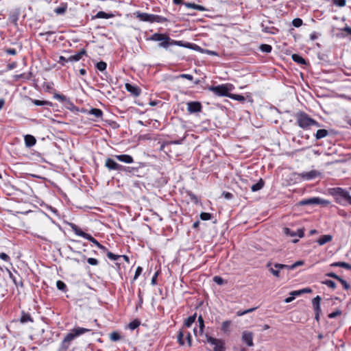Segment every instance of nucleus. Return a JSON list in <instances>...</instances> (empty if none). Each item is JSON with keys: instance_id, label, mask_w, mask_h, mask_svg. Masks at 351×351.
I'll list each match as a JSON object with an SVG mask.
<instances>
[{"instance_id": "f257e3e1", "label": "nucleus", "mask_w": 351, "mask_h": 351, "mask_svg": "<svg viewBox=\"0 0 351 351\" xmlns=\"http://www.w3.org/2000/svg\"><path fill=\"white\" fill-rule=\"evenodd\" d=\"M296 122L298 125L304 129L308 130L311 126L315 125L316 127H320V124L312 119L308 114L303 111H299L295 114Z\"/></svg>"}, {"instance_id": "f03ea898", "label": "nucleus", "mask_w": 351, "mask_h": 351, "mask_svg": "<svg viewBox=\"0 0 351 351\" xmlns=\"http://www.w3.org/2000/svg\"><path fill=\"white\" fill-rule=\"evenodd\" d=\"M331 194L334 196L337 203L343 205H351V196L349 193L340 187L332 189Z\"/></svg>"}, {"instance_id": "7ed1b4c3", "label": "nucleus", "mask_w": 351, "mask_h": 351, "mask_svg": "<svg viewBox=\"0 0 351 351\" xmlns=\"http://www.w3.org/2000/svg\"><path fill=\"white\" fill-rule=\"evenodd\" d=\"M90 329L86 328H82V327H77L74 328L71 330V331L68 333L65 337L64 338L62 342V347L64 348L65 350L68 349L71 342L77 337H79L80 335H82L86 332H90Z\"/></svg>"}, {"instance_id": "20e7f679", "label": "nucleus", "mask_w": 351, "mask_h": 351, "mask_svg": "<svg viewBox=\"0 0 351 351\" xmlns=\"http://www.w3.org/2000/svg\"><path fill=\"white\" fill-rule=\"evenodd\" d=\"M234 89V86L231 84H221L218 86H211L208 90L213 92L217 96L228 97L230 95V92Z\"/></svg>"}, {"instance_id": "39448f33", "label": "nucleus", "mask_w": 351, "mask_h": 351, "mask_svg": "<svg viewBox=\"0 0 351 351\" xmlns=\"http://www.w3.org/2000/svg\"><path fill=\"white\" fill-rule=\"evenodd\" d=\"M105 167L109 170H117L119 171L131 172L132 168L119 165L113 159L108 158L105 161Z\"/></svg>"}, {"instance_id": "423d86ee", "label": "nucleus", "mask_w": 351, "mask_h": 351, "mask_svg": "<svg viewBox=\"0 0 351 351\" xmlns=\"http://www.w3.org/2000/svg\"><path fill=\"white\" fill-rule=\"evenodd\" d=\"M71 230L78 236L82 237L83 238L90 241L97 247L100 245V243L98 242L93 237H92L90 234L86 233L82 231L77 225L74 223L70 224Z\"/></svg>"}, {"instance_id": "0eeeda50", "label": "nucleus", "mask_w": 351, "mask_h": 351, "mask_svg": "<svg viewBox=\"0 0 351 351\" xmlns=\"http://www.w3.org/2000/svg\"><path fill=\"white\" fill-rule=\"evenodd\" d=\"M204 342H207L214 346L213 351H225L224 342L221 339H215L208 335H205Z\"/></svg>"}, {"instance_id": "6e6552de", "label": "nucleus", "mask_w": 351, "mask_h": 351, "mask_svg": "<svg viewBox=\"0 0 351 351\" xmlns=\"http://www.w3.org/2000/svg\"><path fill=\"white\" fill-rule=\"evenodd\" d=\"M149 40L153 41H162L159 43V47L167 48L170 45L169 40H171V38L165 34L155 33L152 35Z\"/></svg>"}, {"instance_id": "1a4fd4ad", "label": "nucleus", "mask_w": 351, "mask_h": 351, "mask_svg": "<svg viewBox=\"0 0 351 351\" xmlns=\"http://www.w3.org/2000/svg\"><path fill=\"white\" fill-rule=\"evenodd\" d=\"M202 106L199 101H189L187 103V110L189 113L201 112Z\"/></svg>"}, {"instance_id": "9d476101", "label": "nucleus", "mask_w": 351, "mask_h": 351, "mask_svg": "<svg viewBox=\"0 0 351 351\" xmlns=\"http://www.w3.org/2000/svg\"><path fill=\"white\" fill-rule=\"evenodd\" d=\"M242 341L245 343L248 347L254 346L253 343V333L250 331L245 330L242 333Z\"/></svg>"}, {"instance_id": "9b49d317", "label": "nucleus", "mask_w": 351, "mask_h": 351, "mask_svg": "<svg viewBox=\"0 0 351 351\" xmlns=\"http://www.w3.org/2000/svg\"><path fill=\"white\" fill-rule=\"evenodd\" d=\"M325 201L319 197H312L300 201L298 204L300 206L310 205V204H320Z\"/></svg>"}, {"instance_id": "f8f14e48", "label": "nucleus", "mask_w": 351, "mask_h": 351, "mask_svg": "<svg viewBox=\"0 0 351 351\" xmlns=\"http://www.w3.org/2000/svg\"><path fill=\"white\" fill-rule=\"evenodd\" d=\"M284 233L286 235H288L289 237H293L298 236L300 238H302L304 237V229L300 228V229H298L297 231H293L289 228H285Z\"/></svg>"}, {"instance_id": "ddd939ff", "label": "nucleus", "mask_w": 351, "mask_h": 351, "mask_svg": "<svg viewBox=\"0 0 351 351\" xmlns=\"http://www.w3.org/2000/svg\"><path fill=\"white\" fill-rule=\"evenodd\" d=\"M136 16L141 21L153 23L154 14L136 12Z\"/></svg>"}, {"instance_id": "4468645a", "label": "nucleus", "mask_w": 351, "mask_h": 351, "mask_svg": "<svg viewBox=\"0 0 351 351\" xmlns=\"http://www.w3.org/2000/svg\"><path fill=\"white\" fill-rule=\"evenodd\" d=\"M125 88L128 92L130 93L134 97H138L141 94V89L137 86L129 83H126Z\"/></svg>"}, {"instance_id": "2eb2a0df", "label": "nucleus", "mask_w": 351, "mask_h": 351, "mask_svg": "<svg viewBox=\"0 0 351 351\" xmlns=\"http://www.w3.org/2000/svg\"><path fill=\"white\" fill-rule=\"evenodd\" d=\"M114 157L119 161L128 164H131L134 162L133 158L128 154L114 155Z\"/></svg>"}, {"instance_id": "dca6fc26", "label": "nucleus", "mask_w": 351, "mask_h": 351, "mask_svg": "<svg viewBox=\"0 0 351 351\" xmlns=\"http://www.w3.org/2000/svg\"><path fill=\"white\" fill-rule=\"evenodd\" d=\"M319 172L315 170H311L308 172H304L301 174V176L303 179L306 180H310L313 178H315L318 175Z\"/></svg>"}, {"instance_id": "f3484780", "label": "nucleus", "mask_w": 351, "mask_h": 351, "mask_svg": "<svg viewBox=\"0 0 351 351\" xmlns=\"http://www.w3.org/2000/svg\"><path fill=\"white\" fill-rule=\"evenodd\" d=\"M36 143V140L34 136L27 134L25 136V143L26 147H31L34 146Z\"/></svg>"}, {"instance_id": "a211bd4d", "label": "nucleus", "mask_w": 351, "mask_h": 351, "mask_svg": "<svg viewBox=\"0 0 351 351\" xmlns=\"http://www.w3.org/2000/svg\"><path fill=\"white\" fill-rule=\"evenodd\" d=\"M34 322V319L32 317L29 313H25V311H22L21 316L20 318V322L21 324H25L27 322Z\"/></svg>"}, {"instance_id": "6ab92c4d", "label": "nucleus", "mask_w": 351, "mask_h": 351, "mask_svg": "<svg viewBox=\"0 0 351 351\" xmlns=\"http://www.w3.org/2000/svg\"><path fill=\"white\" fill-rule=\"evenodd\" d=\"M114 17V14L111 13H106L103 11H99L97 13L95 16L92 17L93 19H110Z\"/></svg>"}, {"instance_id": "aec40b11", "label": "nucleus", "mask_w": 351, "mask_h": 351, "mask_svg": "<svg viewBox=\"0 0 351 351\" xmlns=\"http://www.w3.org/2000/svg\"><path fill=\"white\" fill-rule=\"evenodd\" d=\"M322 300V298L319 295H317L315 298H314L312 300V304L313 306V308L315 311H322L321 307H320V302Z\"/></svg>"}, {"instance_id": "412c9836", "label": "nucleus", "mask_w": 351, "mask_h": 351, "mask_svg": "<svg viewBox=\"0 0 351 351\" xmlns=\"http://www.w3.org/2000/svg\"><path fill=\"white\" fill-rule=\"evenodd\" d=\"M84 54H86V51L84 49H82L77 53L71 56L69 58V60L70 62L79 61Z\"/></svg>"}, {"instance_id": "4be33fe9", "label": "nucleus", "mask_w": 351, "mask_h": 351, "mask_svg": "<svg viewBox=\"0 0 351 351\" xmlns=\"http://www.w3.org/2000/svg\"><path fill=\"white\" fill-rule=\"evenodd\" d=\"M262 31L265 33L275 34L278 32V29L274 27H267L262 23Z\"/></svg>"}, {"instance_id": "5701e85b", "label": "nucleus", "mask_w": 351, "mask_h": 351, "mask_svg": "<svg viewBox=\"0 0 351 351\" xmlns=\"http://www.w3.org/2000/svg\"><path fill=\"white\" fill-rule=\"evenodd\" d=\"M332 237L330 234H324L320 237V238L317 240V243L320 245H324L325 243L330 241Z\"/></svg>"}, {"instance_id": "b1692460", "label": "nucleus", "mask_w": 351, "mask_h": 351, "mask_svg": "<svg viewBox=\"0 0 351 351\" xmlns=\"http://www.w3.org/2000/svg\"><path fill=\"white\" fill-rule=\"evenodd\" d=\"M264 185H265V182L263 181V180L262 178H261L257 183L253 184L251 186V190L253 192L258 191L261 190L264 186Z\"/></svg>"}, {"instance_id": "393cba45", "label": "nucleus", "mask_w": 351, "mask_h": 351, "mask_svg": "<svg viewBox=\"0 0 351 351\" xmlns=\"http://www.w3.org/2000/svg\"><path fill=\"white\" fill-rule=\"evenodd\" d=\"M331 267H340L348 270H351V265L346 262H335L330 265Z\"/></svg>"}, {"instance_id": "a878e982", "label": "nucleus", "mask_w": 351, "mask_h": 351, "mask_svg": "<svg viewBox=\"0 0 351 351\" xmlns=\"http://www.w3.org/2000/svg\"><path fill=\"white\" fill-rule=\"evenodd\" d=\"M292 60L300 64H306V61L300 55L294 53L291 56Z\"/></svg>"}, {"instance_id": "bb28decb", "label": "nucleus", "mask_w": 351, "mask_h": 351, "mask_svg": "<svg viewBox=\"0 0 351 351\" xmlns=\"http://www.w3.org/2000/svg\"><path fill=\"white\" fill-rule=\"evenodd\" d=\"M328 134V132L325 129H319L315 134L316 139H321L326 137Z\"/></svg>"}, {"instance_id": "cd10ccee", "label": "nucleus", "mask_w": 351, "mask_h": 351, "mask_svg": "<svg viewBox=\"0 0 351 351\" xmlns=\"http://www.w3.org/2000/svg\"><path fill=\"white\" fill-rule=\"evenodd\" d=\"M271 264L270 263H268L267 264V267L269 268V271L276 277H280V270L281 269L275 268V267H271Z\"/></svg>"}, {"instance_id": "c85d7f7f", "label": "nucleus", "mask_w": 351, "mask_h": 351, "mask_svg": "<svg viewBox=\"0 0 351 351\" xmlns=\"http://www.w3.org/2000/svg\"><path fill=\"white\" fill-rule=\"evenodd\" d=\"M197 317V314L195 313L191 316H189L184 322V325L186 327H191V325L195 322Z\"/></svg>"}, {"instance_id": "c756f323", "label": "nucleus", "mask_w": 351, "mask_h": 351, "mask_svg": "<svg viewBox=\"0 0 351 351\" xmlns=\"http://www.w3.org/2000/svg\"><path fill=\"white\" fill-rule=\"evenodd\" d=\"M53 97L59 101H60L62 103H71L70 101V99L69 98H67L65 95H61V94H58V93H56L54 94L53 95Z\"/></svg>"}, {"instance_id": "7c9ffc66", "label": "nucleus", "mask_w": 351, "mask_h": 351, "mask_svg": "<svg viewBox=\"0 0 351 351\" xmlns=\"http://www.w3.org/2000/svg\"><path fill=\"white\" fill-rule=\"evenodd\" d=\"M32 102L36 106H51V102L49 101H41L38 99H30Z\"/></svg>"}, {"instance_id": "2f4dec72", "label": "nucleus", "mask_w": 351, "mask_h": 351, "mask_svg": "<svg viewBox=\"0 0 351 351\" xmlns=\"http://www.w3.org/2000/svg\"><path fill=\"white\" fill-rule=\"evenodd\" d=\"M228 97L231 98L232 99L239 101L242 102V103L245 101V97L241 95H237V94L230 93V95H228Z\"/></svg>"}, {"instance_id": "473e14b6", "label": "nucleus", "mask_w": 351, "mask_h": 351, "mask_svg": "<svg viewBox=\"0 0 351 351\" xmlns=\"http://www.w3.org/2000/svg\"><path fill=\"white\" fill-rule=\"evenodd\" d=\"M90 114L94 115L96 118H101L103 112L101 110L98 108H92L90 110Z\"/></svg>"}, {"instance_id": "72a5a7b5", "label": "nucleus", "mask_w": 351, "mask_h": 351, "mask_svg": "<svg viewBox=\"0 0 351 351\" xmlns=\"http://www.w3.org/2000/svg\"><path fill=\"white\" fill-rule=\"evenodd\" d=\"M259 49L262 52L267 53H270L272 50L271 46L267 44H261Z\"/></svg>"}, {"instance_id": "f704fd0d", "label": "nucleus", "mask_w": 351, "mask_h": 351, "mask_svg": "<svg viewBox=\"0 0 351 351\" xmlns=\"http://www.w3.org/2000/svg\"><path fill=\"white\" fill-rule=\"evenodd\" d=\"M66 9H67L66 4H62L61 6L56 8L54 10V12L57 14H63L66 11Z\"/></svg>"}, {"instance_id": "c9c22d12", "label": "nucleus", "mask_w": 351, "mask_h": 351, "mask_svg": "<svg viewBox=\"0 0 351 351\" xmlns=\"http://www.w3.org/2000/svg\"><path fill=\"white\" fill-rule=\"evenodd\" d=\"M168 21L167 19L162 16L154 14L153 23H165Z\"/></svg>"}, {"instance_id": "e433bc0d", "label": "nucleus", "mask_w": 351, "mask_h": 351, "mask_svg": "<svg viewBox=\"0 0 351 351\" xmlns=\"http://www.w3.org/2000/svg\"><path fill=\"white\" fill-rule=\"evenodd\" d=\"M8 272V274H9V277L12 280L13 282L14 283V285L16 286H18V285H21L22 286L23 285V282H21V280H20L19 282L16 280V277L14 276V274L12 273V271L9 269H7Z\"/></svg>"}, {"instance_id": "4c0bfd02", "label": "nucleus", "mask_w": 351, "mask_h": 351, "mask_svg": "<svg viewBox=\"0 0 351 351\" xmlns=\"http://www.w3.org/2000/svg\"><path fill=\"white\" fill-rule=\"evenodd\" d=\"M198 322H199V334L202 335L203 333L204 328V326H204V319H203L202 315H199L198 317Z\"/></svg>"}, {"instance_id": "58836bf2", "label": "nucleus", "mask_w": 351, "mask_h": 351, "mask_svg": "<svg viewBox=\"0 0 351 351\" xmlns=\"http://www.w3.org/2000/svg\"><path fill=\"white\" fill-rule=\"evenodd\" d=\"M110 339L112 341H117L121 339V335L117 332H112L110 335Z\"/></svg>"}, {"instance_id": "ea45409f", "label": "nucleus", "mask_w": 351, "mask_h": 351, "mask_svg": "<svg viewBox=\"0 0 351 351\" xmlns=\"http://www.w3.org/2000/svg\"><path fill=\"white\" fill-rule=\"evenodd\" d=\"M106 67H107V64L104 61H100V62H97L96 64V68L100 71H105L106 69Z\"/></svg>"}, {"instance_id": "a19ab883", "label": "nucleus", "mask_w": 351, "mask_h": 351, "mask_svg": "<svg viewBox=\"0 0 351 351\" xmlns=\"http://www.w3.org/2000/svg\"><path fill=\"white\" fill-rule=\"evenodd\" d=\"M322 283L332 289H335L337 287L336 283L334 281L330 280H326L323 281Z\"/></svg>"}, {"instance_id": "79ce46f5", "label": "nucleus", "mask_w": 351, "mask_h": 351, "mask_svg": "<svg viewBox=\"0 0 351 351\" xmlns=\"http://www.w3.org/2000/svg\"><path fill=\"white\" fill-rule=\"evenodd\" d=\"M139 325H140V322L137 319H135L129 324L128 327L131 330H134L136 328H138L139 326Z\"/></svg>"}, {"instance_id": "37998d69", "label": "nucleus", "mask_w": 351, "mask_h": 351, "mask_svg": "<svg viewBox=\"0 0 351 351\" xmlns=\"http://www.w3.org/2000/svg\"><path fill=\"white\" fill-rule=\"evenodd\" d=\"M231 321L230 320L223 322L221 324V330H223L224 332H226L228 330Z\"/></svg>"}, {"instance_id": "c03bdc74", "label": "nucleus", "mask_w": 351, "mask_h": 351, "mask_svg": "<svg viewBox=\"0 0 351 351\" xmlns=\"http://www.w3.org/2000/svg\"><path fill=\"white\" fill-rule=\"evenodd\" d=\"M106 255H107L108 258H109L110 259L113 260V261H117L121 257V256L116 255L111 252H107Z\"/></svg>"}, {"instance_id": "a18cd8bd", "label": "nucleus", "mask_w": 351, "mask_h": 351, "mask_svg": "<svg viewBox=\"0 0 351 351\" xmlns=\"http://www.w3.org/2000/svg\"><path fill=\"white\" fill-rule=\"evenodd\" d=\"M337 280L342 285V286L346 290L350 289V285L345 280H343L339 276Z\"/></svg>"}, {"instance_id": "49530a36", "label": "nucleus", "mask_w": 351, "mask_h": 351, "mask_svg": "<svg viewBox=\"0 0 351 351\" xmlns=\"http://www.w3.org/2000/svg\"><path fill=\"white\" fill-rule=\"evenodd\" d=\"M303 22L302 20L300 18L294 19L292 21V25L295 27H299L302 25Z\"/></svg>"}, {"instance_id": "de8ad7c7", "label": "nucleus", "mask_w": 351, "mask_h": 351, "mask_svg": "<svg viewBox=\"0 0 351 351\" xmlns=\"http://www.w3.org/2000/svg\"><path fill=\"white\" fill-rule=\"evenodd\" d=\"M200 219L203 221H206V220H209L211 219L212 217V215L210 213H202L200 214Z\"/></svg>"}, {"instance_id": "09e8293b", "label": "nucleus", "mask_w": 351, "mask_h": 351, "mask_svg": "<svg viewBox=\"0 0 351 351\" xmlns=\"http://www.w3.org/2000/svg\"><path fill=\"white\" fill-rule=\"evenodd\" d=\"M57 288L61 291H65L66 286L65 283L61 280H58L56 282Z\"/></svg>"}, {"instance_id": "8fccbe9b", "label": "nucleus", "mask_w": 351, "mask_h": 351, "mask_svg": "<svg viewBox=\"0 0 351 351\" xmlns=\"http://www.w3.org/2000/svg\"><path fill=\"white\" fill-rule=\"evenodd\" d=\"M333 3L338 7H343L346 5V0H332Z\"/></svg>"}, {"instance_id": "3c124183", "label": "nucleus", "mask_w": 351, "mask_h": 351, "mask_svg": "<svg viewBox=\"0 0 351 351\" xmlns=\"http://www.w3.org/2000/svg\"><path fill=\"white\" fill-rule=\"evenodd\" d=\"M184 336V332L180 330L178 335V341L182 346H183L184 344V341L183 339Z\"/></svg>"}, {"instance_id": "603ef678", "label": "nucleus", "mask_w": 351, "mask_h": 351, "mask_svg": "<svg viewBox=\"0 0 351 351\" xmlns=\"http://www.w3.org/2000/svg\"><path fill=\"white\" fill-rule=\"evenodd\" d=\"M341 313H342V311H341V310H339V309H337V310H336L335 311H334V312H332V313H330V314L328 315V317H329V318H331V319H332V318H335V317H337V316H339V315H341Z\"/></svg>"}, {"instance_id": "864d4df0", "label": "nucleus", "mask_w": 351, "mask_h": 351, "mask_svg": "<svg viewBox=\"0 0 351 351\" xmlns=\"http://www.w3.org/2000/svg\"><path fill=\"white\" fill-rule=\"evenodd\" d=\"M274 267L275 268H278V269H289V270H291L290 267L291 265H284V264H280V263H276L274 265Z\"/></svg>"}, {"instance_id": "5fc2aeb1", "label": "nucleus", "mask_w": 351, "mask_h": 351, "mask_svg": "<svg viewBox=\"0 0 351 351\" xmlns=\"http://www.w3.org/2000/svg\"><path fill=\"white\" fill-rule=\"evenodd\" d=\"M213 281L219 285H223L224 282L223 279L221 277L217 276L213 278Z\"/></svg>"}, {"instance_id": "6e6d98bb", "label": "nucleus", "mask_w": 351, "mask_h": 351, "mask_svg": "<svg viewBox=\"0 0 351 351\" xmlns=\"http://www.w3.org/2000/svg\"><path fill=\"white\" fill-rule=\"evenodd\" d=\"M142 271H143V268L141 267L138 266L136 269L135 274L134 276V280H135L138 278V277L141 274Z\"/></svg>"}, {"instance_id": "4d7b16f0", "label": "nucleus", "mask_w": 351, "mask_h": 351, "mask_svg": "<svg viewBox=\"0 0 351 351\" xmlns=\"http://www.w3.org/2000/svg\"><path fill=\"white\" fill-rule=\"evenodd\" d=\"M87 262L91 265H97L99 264L98 260L94 258H87Z\"/></svg>"}, {"instance_id": "13d9d810", "label": "nucleus", "mask_w": 351, "mask_h": 351, "mask_svg": "<svg viewBox=\"0 0 351 351\" xmlns=\"http://www.w3.org/2000/svg\"><path fill=\"white\" fill-rule=\"evenodd\" d=\"M0 258L7 262L10 261V260L9 256L4 252L0 253Z\"/></svg>"}, {"instance_id": "bf43d9fd", "label": "nucleus", "mask_w": 351, "mask_h": 351, "mask_svg": "<svg viewBox=\"0 0 351 351\" xmlns=\"http://www.w3.org/2000/svg\"><path fill=\"white\" fill-rule=\"evenodd\" d=\"M69 62V58H66L64 56H60L58 62L62 65H64L66 62Z\"/></svg>"}, {"instance_id": "052dcab7", "label": "nucleus", "mask_w": 351, "mask_h": 351, "mask_svg": "<svg viewBox=\"0 0 351 351\" xmlns=\"http://www.w3.org/2000/svg\"><path fill=\"white\" fill-rule=\"evenodd\" d=\"M303 264H304V262L302 261H299L295 262L293 265H291L290 268H291V269H294L297 267H298L300 265H302Z\"/></svg>"}, {"instance_id": "680f3d73", "label": "nucleus", "mask_w": 351, "mask_h": 351, "mask_svg": "<svg viewBox=\"0 0 351 351\" xmlns=\"http://www.w3.org/2000/svg\"><path fill=\"white\" fill-rule=\"evenodd\" d=\"M169 43H170V45L184 46L182 44V41H177V40H171H171H169Z\"/></svg>"}, {"instance_id": "e2e57ef3", "label": "nucleus", "mask_w": 351, "mask_h": 351, "mask_svg": "<svg viewBox=\"0 0 351 351\" xmlns=\"http://www.w3.org/2000/svg\"><path fill=\"white\" fill-rule=\"evenodd\" d=\"M179 77L187 79L189 80H193V75L190 74H181L180 75Z\"/></svg>"}, {"instance_id": "0e129e2a", "label": "nucleus", "mask_w": 351, "mask_h": 351, "mask_svg": "<svg viewBox=\"0 0 351 351\" xmlns=\"http://www.w3.org/2000/svg\"><path fill=\"white\" fill-rule=\"evenodd\" d=\"M5 52L9 54V55H12V56H14L16 54V50L15 49H13V48H9V49H7L5 50Z\"/></svg>"}, {"instance_id": "69168bd1", "label": "nucleus", "mask_w": 351, "mask_h": 351, "mask_svg": "<svg viewBox=\"0 0 351 351\" xmlns=\"http://www.w3.org/2000/svg\"><path fill=\"white\" fill-rule=\"evenodd\" d=\"M326 276H328V277H330V278H335L336 280H338V278H339V276H337L335 273L334 272H330V273H327L326 274Z\"/></svg>"}, {"instance_id": "338daca9", "label": "nucleus", "mask_w": 351, "mask_h": 351, "mask_svg": "<svg viewBox=\"0 0 351 351\" xmlns=\"http://www.w3.org/2000/svg\"><path fill=\"white\" fill-rule=\"evenodd\" d=\"M184 5L188 8H193L195 10L196 4L193 3H184Z\"/></svg>"}, {"instance_id": "774afa93", "label": "nucleus", "mask_w": 351, "mask_h": 351, "mask_svg": "<svg viewBox=\"0 0 351 351\" xmlns=\"http://www.w3.org/2000/svg\"><path fill=\"white\" fill-rule=\"evenodd\" d=\"M223 195L227 199H230L232 198V197H233L232 194L229 192H223Z\"/></svg>"}]
</instances>
